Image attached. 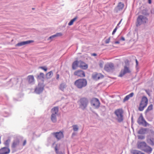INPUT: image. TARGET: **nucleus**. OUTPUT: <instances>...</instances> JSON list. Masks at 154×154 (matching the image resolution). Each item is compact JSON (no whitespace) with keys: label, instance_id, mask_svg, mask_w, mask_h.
I'll return each instance as SVG.
<instances>
[{"label":"nucleus","instance_id":"3","mask_svg":"<svg viewBox=\"0 0 154 154\" xmlns=\"http://www.w3.org/2000/svg\"><path fill=\"white\" fill-rule=\"evenodd\" d=\"M114 114L116 116V119L118 122H121L123 121L124 111L122 109H116L114 112Z\"/></svg>","mask_w":154,"mask_h":154},{"label":"nucleus","instance_id":"44","mask_svg":"<svg viewBox=\"0 0 154 154\" xmlns=\"http://www.w3.org/2000/svg\"><path fill=\"white\" fill-rule=\"evenodd\" d=\"M121 40L122 41H125V39L124 37H122L121 38Z\"/></svg>","mask_w":154,"mask_h":154},{"label":"nucleus","instance_id":"32","mask_svg":"<svg viewBox=\"0 0 154 154\" xmlns=\"http://www.w3.org/2000/svg\"><path fill=\"white\" fill-rule=\"evenodd\" d=\"M47 75L48 78L49 79L51 78L53 75V73L51 71L47 73Z\"/></svg>","mask_w":154,"mask_h":154},{"label":"nucleus","instance_id":"17","mask_svg":"<svg viewBox=\"0 0 154 154\" xmlns=\"http://www.w3.org/2000/svg\"><path fill=\"white\" fill-rule=\"evenodd\" d=\"M103 75L100 73H95L92 75L93 79L95 80H98L103 78Z\"/></svg>","mask_w":154,"mask_h":154},{"label":"nucleus","instance_id":"5","mask_svg":"<svg viewBox=\"0 0 154 154\" xmlns=\"http://www.w3.org/2000/svg\"><path fill=\"white\" fill-rule=\"evenodd\" d=\"M147 21L148 19L146 17L142 15H139L137 19L136 26H138L141 24H145Z\"/></svg>","mask_w":154,"mask_h":154},{"label":"nucleus","instance_id":"1","mask_svg":"<svg viewBox=\"0 0 154 154\" xmlns=\"http://www.w3.org/2000/svg\"><path fill=\"white\" fill-rule=\"evenodd\" d=\"M87 82L85 79H79L74 82L75 86L79 89H82L85 87L87 85Z\"/></svg>","mask_w":154,"mask_h":154},{"label":"nucleus","instance_id":"30","mask_svg":"<svg viewBox=\"0 0 154 154\" xmlns=\"http://www.w3.org/2000/svg\"><path fill=\"white\" fill-rule=\"evenodd\" d=\"M77 19V17H74L73 19L71 20L68 23V25L69 26H71L73 25V23L75 22L76 20Z\"/></svg>","mask_w":154,"mask_h":154},{"label":"nucleus","instance_id":"19","mask_svg":"<svg viewBox=\"0 0 154 154\" xmlns=\"http://www.w3.org/2000/svg\"><path fill=\"white\" fill-rule=\"evenodd\" d=\"M147 129L141 128L138 131L137 133L139 134H143L146 133Z\"/></svg>","mask_w":154,"mask_h":154},{"label":"nucleus","instance_id":"46","mask_svg":"<svg viewBox=\"0 0 154 154\" xmlns=\"http://www.w3.org/2000/svg\"><path fill=\"white\" fill-rule=\"evenodd\" d=\"M115 43L116 44H119L120 43V42L119 41H116L115 42Z\"/></svg>","mask_w":154,"mask_h":154},{"label":"nucleus","instance_id":"35","mask_svg":"<svg viewBox=\"0 0 154 154\" xmlns=\"http://www.w3.org/2000/svg\"><path fill=\"white\" fill-rule=\"evenodd\" d=\"M10 142V139H8L5 142H4V144L6 146H8Z\"/></svg>","mask_w":154,"mask_h":154},{"label":"nucleus","instance_id":"45","mask_svg":"<svg viewBox=\"0 0 154 154\" xmlns=\"http://www.w3.org/2000/svg\"><path fill=\"white\" fill-rule=\"evenodd\" d=\"M148 3L149 4H151L152 3V1L151 0H148Z\"/></svg>","mask_w":154,"mask_h":154},{"label":"nucleus","instance_id":"29","mask_svg":"<svg viewBox=\"0 0 154 154\" xmlns=\"http://www.w3.org/2000/svg\"><path fill=\"white\" fill-rule=\"evenodd\" d=\"M19 140H17L16 141L14 142L12 145V148H15L17 145L19 144Z\"/></svg>","mask_w":154,"mask_h":154},{"label":"nucleus","instance_id":"49","mask_svg":"<svg viewBox=\"0 0 154 154\" xmlns=\"http://www.w3.org/2000/svg\"><path fill=\"white\" fill-rule=\"evenodd\" d=\"M92 55L93 56H95L97 55V54L95 53H93L92 54Z\"/></svg>","mask_w":154,"mask_h":154},{"label":"nucleus","instance_id":"25","mask_svg":"<svg viewBox=\"0 0 154 154\" xmlns=\"http://www.w3.org/2000/svg\"><path fill=\"white\" fill-rule=\"evenodd\" d=\"M79 61H75L72 63V68L73 69H75L77 66H79Z\"/></svg>","mask_w":154,"mask_h":154},{"label":"nucleus","instance_id":"28","mask_svg":"<svg viewBox=\"0 0 154 154\" xmlns=\"http://www.w3.org/2000/svg\"><path fill=\"white\" fill-rule=\"evenodd\" d=\"M44 78V74L43 73H40V74L37 76V79H43Z\"/></svg>","mask_w":154,"mask_h":154},{"label":"nucleus","instance_id":"18","mask_svg":"<svg viewBox=\"0 0 154 154\" xmlns=\"http://www.w3.org/2000/svg\"><path fill=\"white\" fill-rule=\"evenodd\" d=\"M44 89V87L43 86H40L39 85L37 87L35 90V92L36 93L39 94L42 92Z\"/></svg>","mask_w":154,"mask_h":154},{"label":"nucleus","instance_id":"42","mask_svg":"<svg viewBox=\"0 0 154 154\" xmlns=\"http://www.w3.org/2000/svg\"><path fill=\"white\" fill-rule=\"evenodd\" d=\"M60 78V75L59 74H57L56 75V79L57 80H59Z\"/></svg>","mask_w":154,"mask_h":154},{"label":"nucleus","instance_id":"39","mask_svg":"<svg viewBox=\"0 0 154 154\" xmlns=\"http://www.w3.org/2000/svg\"><path fill=\"white\" fill-rule=\"evenodd\" d=\"M40 68L44 70L45 72H46L47 70V68L45 67L42 66V67H40Z\"/></svg>","mask_w":154,"mask_h":154},{"label":"nucleus","instance_id":"26","mask_svg":"<svg viewBox=\"0 0 154 154\" xmlns=\"http://www.w3.org/2000/svg\"><path fill=\"white\" fill-rule=\"evenodd\" d=\"M28 80L29 82V83H31L34 82V79L33 75H29L28 76Z\"/></svg>","mask_w":154,"mask_h":154},{"label":"nucleus","instance_id":"10","mask_svg":"<svg viewBox=\"0 0 154 154\" xmlns=\"http://www.w3.org/2000/svg\"><path fill=\"white\" fill-rule=\"evenodd\" d=\"M74 75L82 77L85 76V73L84 71L81 70H78L74 72Z\"/></svg>","mask_w":154,"mask_h":154},{"label":"nucleus","instance_id":"23","mask_svg":"<svg viewBox=\"0 0 154 154\" xmlns=\"http://www.w3.org/2000/svg\"><path fill=\"white\" fill-rule=\"evenodd\" d=\"M131 152L133 154H145L140 151L135 149H132L131 150Z\"/></svg>","mask_w":154,"mask_h":154},{"label":"nucleus","instance_id":"12","mask_svg":"<svg viewBox=\"0 0 154 154\" xmlns=\"http://www.w3.org/2000/svg\"><path fill=\"white\" fill-rule=\"evenodd\" d=\"M79 67L81 68L84 69H86L88 68V65L87 64H86L84 62L80 60L79 61Z\"/></svg>","mask_w":154,"mask_h":154},{"label":"nucleus","instance_id":"24","mask_svg":"<svg viewBox=\"0 0 154 154\" xmlns=\"http://www.w3.org/2000/svg\"><path fill=\"white\" fill-rule=\"evenodd\" d=\"M57 115H55L54 114H52L51 116V120L53 122H56L57 119Z\"/></svg>","mask_w":154,"mask_h":154},{"label":"nucleus","instance_id":"13","mask_svg":"<svg viewBox=\"0 0 154 154\" xmlns=\"http://www.w3.org/2000/svg\"><path fill=\"white\" fill-rule=\"evenodd\" d=\"M10 152V149L7 147H4L0 149V154H8Z\"/></svg>","mask_w":154,"mask_h":154},{"label":"nucleus","instance_id":"20","mask_svg":"<svg viewBox=\"0 0 154 154\" xmlns=\"http://www.w3.org/2000/svg\"><path fill=\"white\" fill-rule=\"evenodd\" d=\"M58 112V108L57 107H55L53 108L51 110L52 114L55 115H57Z\"/></svg>","mask_w":154,"mask_h":154},{"label":"nucleus","instance_id":"14","mask_svg":"<svg viewBox=\"0 0 154 154\" xmlns=\"http://www.w3.org/2000/svg\"><path fill=\"white\" fill-rule=\"evenodd\" d=\"M53 134L54 135L58 140L60 139L63 137V132L60 131L59 132L54 133Z\"/></svg>","mask_w":154,"mask_h":154},{"label":"nucleus","instance_id":"15","mask_svg":"<svg viewBox=\"0 0 154 154\" xmlns=\"http://www.w3.org/2000/svg\"><path fill=\"white\" fill-rule=\"evenodd\" d=\"M33 42L32 40H29L26 41L18 43L16 45V46H21L26 44H29Z\"/></svg>","mask_w":154,"mask_h":154},{"label":"nucleus","instance_id":"37","mask_svg":"<svg viewBox=\"0 0 154 154\" xmlns=\"http://www.w3.org/2000/svg\"><path fill=\"white\" fill-rule=\"evenodd\" d=\"M138 138L139 139L143 140L144 139L145 136L143 135H139L138 136Z\"/></svg>","mask_w":154,"mask_h":154},{"label":"nucleus","instance_id":"4","mask_svg":"<svg viewBox=\"0 0 154 154\" xmlns=\"http://www.w3.org/2000/svg\"><path fill=\"white\" fill-rule=\"evenodd\" d=\"M79 107L82 109H85L88 103V100L87 98L82 97L79 101Z\"/></svg>","mask_w":154,"mask_h":154},{"label":"nucleus","instance_id":"2","mask_svg":"<svg viewBox=\"0 0 154 154\" xmlns=\"http://www.w3.org/2000/svg\"><path fill=\"white\" fill-rule=\"evenodd\" d=\"M148 102V101L147 97L145 96H143L139 103V107L138 108L139 110L141 111H143L147 106Z\"/></svg>","mask_w":154,"mask_h":154},{"label":"nucleus","instance_id":"34","mask_svg":"<svg viewBox=\"0 0 154 154\" xmlns=\"http://www.w3.org/2000/svg\"><path fill=\"white\" fill-rule=\"evenodd\" d=\"M147 141L150 145H154V139H150L149 140V141L147 140Z\"/></svg>","mask_w":154,"mask_h":154},{"label":"nucleus","instance_id":"47","mask_svg":"<svg viewBox=\"0 0 154 154\" xmlns=\"http://www.w3.org/2000/svg\"><path fill=\"white\" fill-rule=\"evenodd\" d=\"M122 21V20H121L119 22V23L117 25V26H119V24H120V23H121V21Z\"/></svg>","mask_w":154,"mask_h":154},{"label":"nucleus","instance_id":"31","mask_svg":"<svg viewBox=\"0 0 154 154\" xmlns=\"http://www.w3.org/2000/svg\"><path fill=\"white\" fill-rule=\"evenodd\" d=\"M153 109V105L151 104L149 105L148 107H147V109H146L145 111L146 112H148L149 111H150L152 110Z\"/></svg>","mask_w":154,"mask_h":154},{"label":"nucleus","instance_id":"16","mask_svg":"<svg viewBox=\"0 0 154 154\" xmlns=\"http://www.w3.org/2000/svg\"><path fill=\"white\" fill-rule=\"evenodd\" d=\"M146 145L145 142H138L137 143V147L139 149H142L146 146Z\"/></svg>","mask_w":154,"mask_h":154},{"label":"nucleus","instance_id":"36","mask_svg":"<svg viewBox=\"0 0 154 154\" xmlns=\"http://www.w3.org/2000/svg\"><path fill=\"white\" fill-rule=\"evenodd\" d=\"M72 127L73 128V130L74 131H77L79 129V128L78 126L76 125H75L72 126Z\"/></svg>","mask_w":154,"mask_h":154},{"label":"nucleus","instance_id":"53","mask_svg":"<svg viewBox=\"0 0 154 154\" xmlns=\"http://www.w3.org/2000/svg\"><path fill=\"white\" fill-rule=\"evenodd\" d=\"M32 10H34V8H32Z\"/></svg>","mask_w":154,"mask_h":154},{"label":"nucleus","instance_id":"43","mask_svg":"<svg viewBox=\"0 0 154 154\" xmlns=\"http://www.w3.org/2000/svg\"><path fill=\"white\" fill-rule=\"evenodd\" d=\"M26 140H24L23 142V146H24L26 144Z\"/></svg>","mask_w":154,"mask_h":154},{"label":"nucleus","instance_id":"8","mask_svg":"<svg viewBox=\"0 0 154 154\" xmlns=\"http://www.w3.org/2000/svg\"><path fill=\"white\" fill-rule=\"evenodd\" d=\"M137 122L139 125H142L145 127L149 126V124L148 123L144 120L142 116H140L138 119Z\"/></svg>","mask_w":154,"mask_h":154},{"label":"nucleus","instance_id":"21","mask_svg":"<svg viewBox=\"0 0 154 154\" xmlns=\"http://www.w3.org/2000/svg\"><path fill=\"white\" fill-rule=\"evenodd\" d=\"M134 93L132 92L129 94L127 95L124 98L123 100L124 101H125L128 100L130 98L133 97L134 95Z\"/></svg>","mask_w":154,"mask_h":154},{"label":"nucleus","instance_id":"48","mask_svg":"<svg viewBox=\"0 0 154 154\" xmlns=\"http://www.w3.org/2000/svg\"><path fill=\"white\" fill-rule=\"evenodd\" d=\"M129 61H128V60H126L125 61V63H129Z\"/></svg>","mask_w":154,"mask_h":154},{"label":"nucleus","instance_id":"11","mask_svg":"<svg viewBox=\"0 0 154 154\" xmlns=\"http://www.w3.org/2000/svg\"><path fill=\"white\" fill-rule=\"evenodd\" d=\"M124 7V5L122 2H119V3L117 6L115 8L114 11H115L117 13L119 11L122 10Z\"/></svg>","mask_w":154,"mask_h":154},{"label":"nucleus","instance_id":"6","mask_svg":"<svg viewBox=\"0 0 154 154\" xmlns=\"http://www.w3.org/2000/svg\"><path fill=\"white\" fill-rule=\"evenodd\" d=\"M91 104L95 108L97 109L100 106V103L97 98H93L91 100Z\"/></svg>","mask_w":154,"mask_h":154},{"label":"nucleus","instance_id":"51","mask_svg":"<svg viewBox=\"0 0 154 154\" xmlns=\"http://www.w3.org/2000/svg\"><path fill=\"white\" fill-rule=\"evenodd\" d=\"M145 91L147 94H149L148 92V91H147V90H145Z\"/></svg>","mask_w":154,"mask_h":154},{"label":"nucleus","instance_id":"41","mask_svg":"<svg viewBox=\"0 0 154 154\" xmlns=\"http://www.w3.org/2000/svg\"><path fill=\"white\" fill-rule=\"evenodd\" d=\"M55 150L57 154H58V148L57 146H56L55 148Z\"/></svg>","mask_w":154,"mask_h":154},{"label":"nucleus","instance_id":"52","mask_svg":"<svg viewBox=\"0 0 154 154\" xmlns=\"http://www.w3.org/2000/svg\"><path fill=\"white\" fill-rule=\"evenodd\" d=\"M1 137H0V144L1 143Z\"/></svg>","mask_w":154,"mask_h":154},{"label":"nucleus","instance_id":"27","mask_svg":"<svg viewBox=\"0 0 154 154\" xmlns=\"http://www.w3.org/2000/svg\"><path fill=\"white\" fill-rule=\"evenodd\" d=\"M66 87V84L64 83H61L60 84L59 89L63 91Z\"/></svg>","mask_w":154,"mask_h":154},{"label":"nucleus","instance_id":"7","mask_svg":"<svg viewBox=\"0 0 154 154\" xmlns=\"http://www.w3.org/2000/svg\"><path fill=\"white\" fill-rule=\"evenodd\" d=\"M114 65L112 63H106L104 69L107 72H110L114 69Z\"/></svg>","mask_w":154,"mask_h":154},{"label":"nucleus","instance_id":"38","mask_svg":"<svg viewBox=\"0 0 154 154\" xmlns=\"http://www.w3.org/2000/svg\"><path fill=\"white\" fill-rule=\"evenodd\" d=\"M110 37H109V38L107 39L105 41V43H106V44H108V43H109V42H110Z\"/></svg>","mask_w":154,"mask_h":154},{"label":"nucleus","instance_id":"33","mask_svg":"<svg viewBox=\"0 0 154 154\" xmlns=\"http://www.w3.org/2000/svg\"><path fill=\"white\" fill-rule=\"evenodd\" d=\"M62 35V34L61 33H57L56 35H53L49 37L50 39H51L52 38H54L57 36H61Z\"/></svg>","mask_w":154,"mask_h":154},{"label":"nucleus","instance_id":"22","mask_svg":"<svg viewBox=\"0 0 154 154\" xmlns=\"http://www.w3.org/2000/svg\"><path fill=\"white\" fill-rule=\"evenodd\" d=\"M144 148H145L143 150L148 153H151L152 151V149L151 147L149 146H148L146 145V146Z\"/></svg>","mask_w":154,"mask_h":154},{"label":"nucleus","instance_id":"9","mask_svg":"<svg viewBox=\"0 0 154 154\" xmlns=\"http://www.w3.org/2000/svg\"><path fill=\"white\" fill-rule=\"evenodd\" d=\"M131 72V71L129 67L125 66L124 67L123 69L120 72L119 75V77H122L126 73H129Z\"/></svg>","mask_w":154,"mask_h":154},{"label":"nucleus","instance_id":"40","mask_svg":"<svg viewBox=\"0 0 154 154\" xmlns=\"http://www.w3.org/2000/svg\"><path fill=\"white\" fill-rule=\"evenodd\" d=\"M117 29V27H116L115 28V29H114L113 31L112 32V35H114L115 34V32H116Z\"/></svg>","mask_w":154,"mask_h":154},{"label":"nucleus","instance_id":"50","mask_svg":"<svg viewBox=\"0 0 154 154\" xmlns=\"http://www.w3.org/2000/svg\"><path fill=\"white\" fill-rule=\"evenodd\" d=\"M136 63L137 65L138 64V62L137 61V59H136Z\"/></svg>","mask_w":154,"mask_h":154}]
</instances>
